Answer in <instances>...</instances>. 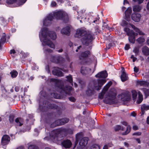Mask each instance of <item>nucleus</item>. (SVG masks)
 <instances>
[{
  "label": "nucleus",
  "mask_w": 149,
  "mask_h": 149,
  "mask_svg": "<svg viewBox=\"0 0 149 149\" xmlns=\"http://www.w3.org/2000/svg\"><path fill=\"white\" fill-rule=\"evenodd\" d=\"M141 15L137 13H132L131 15L132 19L135 22H139L140 20Z\"/></svg>",
  "instance_id": "nucleus-16"
},
{
  "label": "nucleus",
  "mask_w": 149,
  "mask_h": 149,
  "mask_svg": "<svg viewBox=\"0 0 149 149\" xmlns=\"http://www.w3.org/2000/svg\"><path fill=\"white\" fill-rule=\"evenodd\" d=\"M15 122L17 126H21L23 124L24 119L22 118L18 117L15 119Z\"/></svg>",
  "instance_id": "nucleus-24"
},
{
  "label": "nucleus",
  "mask_w": 149,
  "mask_h": 149,
  "mask_svg": "<svg viewBox=\"0 0 149 149\" xmlns=\"http://www.w3.org/2000/svg\"><path fill=\"white\" fill-rule=\"evenodd\" d=\"M60 120L61 125L68 123L69 120V119L66 118H62Z\"/></svg>",
  "instance_id": "nucleus-29"
},
{
  "label": "nucleus",
  "mask_w": 149,
  "mask_h": 149,
  "mask_svg": "<svg viewBox=\"0 0 149 149\" xmlns=\"http://www.w3.org/2000/svg\"><path fill=\"white\" fill-rule=\"evenodd\" d=\"M50 81L51 82L55 83V86L61 90L60 91V93L63 92L65 93L66 95L68 94L67 91L69 92L72 90V88L71 86H66L65 87L63 84L62 83L61 80H60L52 78L50 79Z\"/></svg>",
  "instance_id": "nucleus-4"
},
{
  "label": "nucleus",
  "mask_w": 149,
  "mask_h": 149,
  "mask_svg": "<svg viewBox=\"0 0 149 149\" xmlns=\"http://www.w3.org/2000/svg\"><path fill=\"white\" fill-rule=\"evenodd\" d=\"M14 19V17L12 16L8 18V21H11L12 22L13 21Z\"/></svg>",
  "instance_id": "nucleus-61"
},
{
  "label": "nucleus",
  "mask_w": 149,
  "mask_h": 149,
  "mask_svg": "<svg viewBox=\"0 0 149 149\" xmlns=\"http://www.w3.org/2000/svg\"><path fill=\"white\" fill-rule=\"evenodd\" d=\"M42 37L40 38L41 42H43L44 45H47L52 48H55V45L50 40L48 39L47 36H49L52 40H55L56 38V35L55 32H49L48 29L47 28L42 29L41 32Z\"/></svg>",
  "instance_id": "nucleus-1"
},
{
  "label": "nucleus",
  "mask_w": 149,
  "mask_h": 149,
  "mask_svg": "<svg viewBox=\"0 0 149 149\" xmlns=\"http://www.w3.org/2000/svg\"><path fill=\"white\" fill-rule=\"evenodd\" d=\"M108 76V74L106 70H104L99 72L95 75L97 78L105 79Z\"/></svg>",
  "instance_id": "nucleus-17"
},
{
  "label": "nucleus",
  "mask_w": 149,
  "mask_h": 149,
  "mask_svg": "<svg viewBox=\"0 0 149 149\" xmlns=\"http://www.w3.org/2000/svg\"><path fill=\"white\" fill-rule=\"evenodd\" d=\"M16 53V51L14 49H11L10 51V54H15Z\"/></svg>",
  "instance_id": "nucleus-64"
},
{
  "label": "nucleus",
  "mask_w": 149,
  "mask_h": 149,
  "mask_svg": "<svg viewBox=\"0 0 149 149\" xmlns=\"http://www.w3.org/2000/svg\"><path fill=\"white\" fill-rule=\"evenodd\" d=\"M107 96L109 97V98L115 100V99L116 98V94L115 93H109L108 94Z\"/></svg>",
  "instance_id": "nucleus-34"
},
{
  "label": "nucleus",
  "mask_w": 149,
  "mask_h": 149,
  "mask_svg": "<svg viewBox=\"0 0 149 149\" xmlns=\"http://www.w3.org/2000/svg\"><path fill=\"white\" fill-rule=\"evenodd\" d=\"M142 51L144 55L148 56L149 55V48L147 46H145L143 47Z\"/></svg>",
  "instance_id": "nucleus-28"
},
{
  "label": "nucleus",
  "mask_w": 149,
  "mask_h": 149,
  "mask_svg": "<svg viewBox=\"0 0 149 149\" xmlns=\"http://www.w3.org/2000/svg\"><path fill=\"white\" fill-rule=\"evenodd\" d=\"M61 145L62 147L68 148L71 147L72 143L70 140L67 139L63 140L61 142Z\"/></svg>",
  "instance_id": "nucleus-11"
},
{
  "label": "nucleus",
  "mask_w": 149,
  "mask_h": 149,
  "mask_svg": "<svg viewBox=\"0 0 149 149\" xmlns=\"http://www.w3.org/2000/svg\"><path fill=\"white\" fill-rule=\"evenodd\" d=\"M130 48V45L128 44H126L125 46V50H127Z\"/></svg>",
  "instance_id": "nucleus-57"
},
{
  "label": "nucleus",
  "mask_w": 149,
  "mask_h": 149,
  "mask_svg": "<svg viewBox=\"0 0 149 149\" xmlns=\"http://www.w3.org/2000/svg\"><path fill=\"white\" fill-rule=\"evenodd\" d=\"M141 9V7L139 5L134 6L133 7V10L134 12H139Z\"/></svg>",
  "instance_id": "nucleus-30"
},
{
  "label": "nucleus",
  "mask_w": 149,
  "mask_h": 149,
  "mask_svg": "<svg viewBox=\"0 0 149 149\" xmlns=\"http://www.w3.org/2000/svg\"><path fill=\"white\" fill-rule=\"evenodd\" d=\"M131 129V127L129 125H127V127L126 131L125 132H123L122 134L123 135H125L127 134L130 132Z\"/></svg>",
  "instance_id": "nucleus-31"
},
{
  "label": "nucleus",
  "mask_w": 149,
  "mask_h": 149,
  "mask_svg": "<svg viewBox=\"0 0 149 149\" xmlns=\"http://www.w3.org/2000/svg\"><path fill=\"white\" fill-rule=\"evenodd\" d=\"M54 18V13L53 14L50 13L47 16L45 19L43 20V24L44 26L47 25V24L46 22L47 21H52L53 20Z\"/></svg>",
  "instance_id": "nucleus-19"
},
{
  "label": "nucleus",
  "mask_w": 149,
  "mask_h": 149,
  "mask_svg": "<svg viewBox=\"0 0 149 149\" xmlns=\"http://www.w3.org/2000/svg\"><path fill=\"white\" fill-rule=\"evenodd\" d=\"M57 56H52L50 58L51 61L53 63H56Z\"/></svg>",
  "instance_id": "nucleus-46"
},
{
  "label": "nucleus",
  "mask_w": 149,
  "mask_h": 149,
  "mask_svg": "<svg viewBox=\"0 0 149 149\" xmlns=\"http://www.w3.org/2000/svg\"><path fill=\"white\" fill-rule=\"evenodd\" d=\"M68 99L70 101L73 102H74L76 100V99L73 97H69Z\"/></svg>",
  "instance_id": "nucleus-50"
},
{
  "label": "nucleus",
  "mask_w": 149,
  "mask_h": 149,
  "mask_svg": "<svg viewBox=\"0 0 149 149\" xmlns=\"http://www.w3.org/2000/svg\"><path fill=\"white\" fill-rule=\"evenodd\" d=\"M103 102L105 103L109 104H112L115 103V100L110 98L105 99L103 100Z\"/></svg>",
  "instance_id": "nucleus-25"
},
{
  "label": "nucleus",
  "mask_w": 149,
  "mask_h": 149,
  "mask_svg": "<svg viewBox=\"0 0 149 149\" xmlns=\"http://www.w3.org/2000/svg\"><path fill=\"white\" fill-rule=\"evenodd\" d=\"M52 133L53 135L52 136L55 139L56 137H57L60 134H62L65 136H66L68 134H72L73 131L69 128L62 127L53 130Z\"/></svg>",
  "instance_id": "nucleus-5"
},
{
  "label": "nucleus",
  "mask_w": 149,
  "mask_h": 149,
  "mask_svg": "<svg viewBox=\"0 0 149 149\" xmlns=\"http://www.w3.org/2000/svg\"><path fill=\"white\" fill-rule=\"evenodd\" d=\"M27 1V0H6V2L8 4H13L14 3H17V5L13 6L16 7L23 5Z\"/></svg>",
  "instance_id": "nucleus-9"
},
{
  "label": "nucleus",
  "mask_w": 149,
  "mask_h": 149,
  "mask_svg": "<svg viewBox=\"0 0 149 149\" xmlns=\"http://www.w3.org/2000/svg\"><path fill=\"white\" fill-rule=\"evenodd\" d=\"M100 18L99 17L98 18H96L95 19V20H94L93 21V22L95 23L96 24H98L99 23V20Z\"/></svg>",
  "instance_id": "nucleus-59"
},
{
  "label": "nucleus",
  "mask_w": 149,
  "mask_h": 149,
  "mask_svg": "<svg viewBox=\"0 0 149 149\" xmlns=\"http://www.w3.org/2000/svg\"><path fill=\"white\" fill-rule=\"evenodd\" d=\"M57 126L61 125L60 119H58L55 121Z\"/></svg>",
  "instance_id": "nucleus-49"
},
{
  "label": "nucleus",
  "mask_w": 149,
  "mask_h": 149,
  "mask_svg": "<svg viewBox=\"0 0 149 149\" xmlns=\"http://www.w3.org/2000/svg\"><path fill=\"white\" fill-rule=\"evenodd\" d=\"M66 78L67 79V81L70 83L71 84H73V80L71 75L69 74L68 76H67Z\"/></svg>",
  "instance_id": "nucleus-36"
},
{
  "label": "nucleus",
  "mask_w": 149,
  "mask_h": 149,
  "mask_svg": "<svg viewBox=\"0 0 149 149\" xmlns=\"http://www.w3.org/2000/svg\"><path fill=\"white\" fill-rule=\"evenodd\" d=\"M133 1L135 2H138L139 4L142 3L143 1V0H133Z\"/></svg>",
  "instance_id": "nucleus-58"
},
{
  "label": "nucleus",
  "mask_w": 149,
  "mask_h": 149,
  "mask_svg": "<svg viewBox=\"0 0 149 149\" xmlns=\"http://www.w3.org/2000/svg\"><path fill=\"white\" fill-rule=\"evenodd\" d=\"M50 127L51 128H54L56 127V124L55 121L51 124L50 125Z\"/></svg>",
  "instance_id": "nucleus-51"
},
{
  "label": "nucleus",
  "mask_w": 149,
  "mask_h": 149,
  "mask_svg": "<svg viewBox=\"0 0 149 149\" xmlns=\"http://www.w3.org/2000/svg\"><path fill=\"white\" fill-rule=\"evenodd\" d=\"M56 63V64H62L65 61V59L61 56H57Z\"/></svg>",
  "instance_id": "nucleus-26"
},
{
  "label": "nucleus",
  "mask_w": 149,
  "mask_h": 149,
  "mask_svg": "<svg viewBox=\"0 0 149 149\" xmlns=\"http://www.w3.org/2000/svg\"><path fill=\"white\" fill-rule=\"evenodd\" d=\"M81 39V41L84 45L88 46L94 39V35L91 33H87V31L82 29H79L76 31L75 37Z\"/></svg>",
  "instance_id": "nucleus-2"
},
{
  "label": "nucleus",
  "mask_w": 149,
  "mask_h": 149,
  "mask_svg": "<svg viewBox=\"0 0 149 149\" xmlns=\"http://www.w3.org/2000/svg\"><path fill=\"white\" fill-rule=\"evenodd\" d=\"M132 12V8H128L125 12V19L127 21H130V16Z\"/></svg>",
  "instance_id": "nucleus-15"
},
{
  "label": "nucleus",
  "mask_w": 149,
  "mask_h": 149,
  "mask_svg": "<svg viewBox=\"0 0 149 149\" xmlns=\"http://www.w3.org/2000/svg\"><path fill=\"white\" fill-rule=\"evenodd\" d=\"M143 91L144 92L145 97L146 98H147L149 96V89L144 88L143 89Z\"/></svg>",
  "instance_id": "nucleus-35"
},
{
  "label": "nucleus",
  "mask_w": 149,
  "mask_h": 149,
  "mask_svg": "<svg viewBox=\"0 0 149 149\" xmlns=\"http://www.w3.org/2000/svg\"><path fill=\"white\" fill-rule=\"evenodd\" d=\"M10 141V138L8 135H5L3 136L1 139V143L3 145H5L8 144Z\"/></svg>",
  "instance_id": "nucleus-18"
},
{
  "label": "nucleus",
  "mask_w": 149,
  "mask_h": 149,
  "mask_svg": "<svg viewBox=\"0 0 149 149\" xmlns=\"http://www.w3.org/2000/svg\"><path fill=\"white\" fill-rule=\"evenodd\" d=\"M149 110V105L143 104L142 105L141 107V112L140 113L141 115H143L145 113V111Z\"/></svg>",
  "instance_id": "nucleus-21"
},
{
  "label": "nucleus",
  "mask_w": 149,
  "mask_h": 149,
  "mask_svg": "<svg viewBox=\"0 0 149 149\" xmlns=\"http://www.w3.org/2000/svg\"><path fill=\"white\" fill-rule=\"evenodd\" d=\"M53 75L58 77H63L64 75L63 73L61 71L58 70L54 69L52 71Z\"/></svg>",
  "instance_id": "nucleus-22"
},
{
  "label": "nucleus",
  "mask_w": 149,
  "mask_h": 149,
  "mask_svg": "<svg viewBox=\"0 0 149 149\" xmlns=\"http://www.w3.org/2000/svg\"><path fill=\"white\" fill-rule=\"evenodd\" d=\"M136 32H138L140 35H143L144 34L141 31H140L139 29L137 28L136 30Z\"/></svg>",
  "instance_id": "nucleus-52"
},
{
  "label": "nucleus",
  "mask_w": 149,
  "mask_h": 149,
  "mask_svg": "<svg viewBox=\"0 0 149 149\" xmlns=\"http://www.w3.org/2000/svg\"><path fill=\"white\" fill-rule=\"evenodd\" d=\"M137 84L141 86L146 85L147 83V81H137Z\"/></svg>",
  "instance_id": "nucleus-40"
},
{
  "label": "nucleus",
  "mask_w": 149,
  "mask_h": 149,
  "mask_svg": "<svg viewBox=\"0 0 149 149\" xmlns=\"http://www.w3.org/2000/svg\"><path fill=\"white\" fill-rule=\"evenodd\" d=\"M94 29L95 30L94 33L96 35L100 33L101 31V30L99 29V26L97 25L95 27Z\"/></svg>",
  "instance_id": "nucleus-39"
},
{
  "label": "nucleus",
  "mask_w": 149,
  "mask_h": 149,
  "mask_svg": "<svg viewBox=\"0 0 149 149\" xmlns=\"http://www.w3.org/2000/svg\"><path fill=\"white\" fill-rule=\"evenodd\" d=\"M80 136L81 135H80L79 134H77L76 135V141H75V145L74 146V147L73 148H74L76 147L77 144L78 143V142H79V139L80 138Z\"/></svg>",
  "instance_id": "nucleus-33"
},
{
  "label": "nucleus",
  "mask_w": 149,
  "mask_h": 149,
  "mask_svg": "<svg viewBox=\"0 0 149 149\" xmlns=\"http://www.w3.org/2000/svg\"><path fill=\"white\" fill-rule=\"evenodd\" d=\"M143 100V97L142 95H139L138 99L137 100L136 102L138 104H139Z\"/></svg>",
  "instance_id": "nucleus-43"
},
{
  "label": "nucleus",
  "mask_w": 149,
  "mask_h": 149,
  "mask_svg": "<svg viewBox=\"0 0 149 149\" xmlns=\"http://www.w3.org/2000/svg\"><path fill=\"white\" fill-rule=\"evenodd\" d=\"M28 149H39V148L35 145H32L29 146Z\"/></svg>",
  "instance_id": "nucleus-47"
},
{
  "label": "nucleus",
  "mask_w": 149,
  "mask_h": 149,
  "mask_svg": "<svg viewBox=\"0 0 149 149\" xmlns=\"http://www.w3.org/2000/svg\"><path fill=\"white\" fill-rule=\"evenodd\" d=\"M39 109L42 112L47 111L48 109H55L57 110L59 115L61 113V108L55 104H51L49 101L45 100L43 102L42 105H39Z\"/></svg>",
  "instance_id": "nucleus-3"
},
{
  "label": "nucleus",
  "mask_w": 149,
  "mask_h": 149,
  "mask_svg": "<svg viewBox=\"0 0 149 149\" xmlns=\"http://www.w3.org/2000/svg\"><path fill=\"white\" fill-rule=\"evenodd\" d=\"M51 5L52 7H54L56 6L57 4L55 1H53L52 2Z\"/></svg>",
  "instance_id": "nucleus-56"
},
{
  "label": "nucleus",
  "mask_w": 149,
  "mask_h": 149,
  "mask_svg": "<svg viewBox=\"0 0 149 149\" xmlns=\"http://www.w3.org/2000/svg\"><path fill=\"white\" fill-rule=\"evenodd\" d=\"M138 34L135 33L134 31L132 30V32L128 36H129L128 39L129 42L132 43H134L135 40V36L138 35Z\"/></svg>",
  "instance_id": "nucleus-12"
},
{
  "label": "nucleus",
  "mask_w": 149,
  "mask_h": 149,
  "mask_svg": "<svg viewBox=\"0 0 149 149\" xmlns=\"http://www.w3.org/2000/svg\"><path fill=\"white\" fill-rule=\"evenodd\" d=\"M54 19L61 20L65 23H68L69 21L68 15L63 11L59 10L54 12Z\"/></svg>",
  "instance_id": "nucleus-6"
},
{
  "label": "nucleus",
  "mask_w": 149,
  "mask_h": 149,
  "mask_svg": "<svg viewBox=\"0 0 149 149\" xmlns=\"http://www.w3.org/2000/svg\"><path fill=\"white\" fill-rule=\"evenodd\" d=\"M105 79H98V86H97V83L93 82V86L95 88V89L97 91L100 90L102 86L105 84L106 82Z\"/></svg>",
  "instance_id": "nucleus-10"
},
{
  "label": "nucleus",
  "mask_w": 149,
  "mask_h": 149,
  "mask_svg": "<svg viewBox=\"0 0 149 149\" xmlns=\"http://www.w3.org/2000/svg\"><path fill=\"white\" fill-rule=\"evenodd\" d=\"M122 95L124 97H123L121 98L122 100L124 102H126L130 101V97L127 94L123 93H122Z\"/></svg>",
  "instance_id": "nucleus-27"
},
{
  "label": "nucleus",
  "mask_w": 149,
  "mask_h": 149,
  "mask_svg": "<svg viewBox=\"0 0 149 149\" xmlns=\"http://www.w3.org/2000/svg\"><path fill=\"white\" fill-rule=\"evenodd\" d=\"M15 116L14 115H10L9 116V120L10 124L14 122Z\"/></svg>",
  "instance_id": "nucleus-38"
},
{
  "label": "nucleus",
  "mask_w": 149,
  "mask_h": 149,
  "mask_svg": "<svg viewBox=\"0 0 149 149\" xmlns=\"http://www.w3.org/2000/svg\"><path fill=\"white\" fill-rule=\"evenodd\" d=\"M94 89H95V88L94 86L93 87L89 85L86 91V94L88 96H90L93 95L94 93Z\"/></svg>",
  "instance_id": "nucleus-14"
},
{
  "label": "nucleus",
  "mask_w": 149,
  "mask_h": 149,
  "mask_svg": "<svg viewBox=\"0 0 149 149\" xmlns=\"http://www.w3.org/2000/svg\"><path fill=\"white\" fill-rule=\"evenodd\" d=\"M134 72L137 73L139 71V69L136 67L135 66L134 68Z\"/></svg>",
  "instance_id": "nucleus-60"
},
{
  "label": "nucleus",
  "mask_w": 149,
  "mask_h": 149,
  "mask_svg": "<svg viewBox=\"0 0 149 149\" xmlns=\"http://www.w3.org/2000/svg\"><path fill=\"white\" fill-rule=\"evenodd\" d=\"M112 84V82L111 81H109V82L106 84V85L108 86L109 88L111 86V85Z\"/></svg>",
  "instance_id": "nucleus-62"
},
{
  "label": "nucleus",
  "mask_w": 149,
  "mask_h": 149,
  "mask_svg": "<svg viewBox=\"0 0 149 149\" xmlns=\"http://www.w3.org/2000/svg\"><path fill=\"white\" fill-rule=\"evenodd\" d=\"M10 74L12 77L15 78L18 74V72L16 70H13L10 72Z\"/></svg>",
  "instance_id": "nucleus-37"
},
{
  "label": "nucleus",
  "mask_w": 149,
  "mask_h": 149,
  "mask_svg": "<svg viewBox=\"0 0 149 149\" xmlns=\"http://www.w3.org/2000/svg\"><path fill=\"white\" fill-rule=\"evenodd\" d=\"M100 146L96 144H94L91 146L90 149H100Z\"/></svg>",
  "instance_id": "nucleus-42"
},
{
  "label": "nucleus",
  "mask_w": 149,
  "mask_h": 149,
  "mask_svg": "<svg viewBox=\"0 0 149 149\" xmlns=\"http://www.w3.org/2000/svg\"><path fill=\"white\" fill-rule=\"evenodd\" d=\"M124 31L126 33L127 35L128 36L132 32V30H130V29L127 27H125L124 29Z\"/></svg>",
  "instance_id": "nucleus-45"
},
{
  "label": "nucleus",
  "mask_w": 149,
  "mask_h": 149,
  "mask_svg": "<svg viewBox=\"0 0 149 149\" xmlns=\"http://www.w3.org/2000/svg\"><path fill=\"white\" fill-rule=\"evenodd\" d=\"M91 69L88 68L81 67V72L83 75H86L89 74V72H91Z\"/></svg>",
  "instance_id": "nucleus-20"
},
{
  "label": "nucleus",
  "mask_w": 149,
  "mask_h": 149,
  "mask_svg": "<svg viewBox=\"0 0 149 149\" xmlns=\"http://www.w3.org/2000/svg\"><path fill=\"white\" fill-rule=\"evenodd\" d=\"M132 97L133 99H135L137 95V93L135 90H133L132 91Z\"/></svg>",
  "instance_id": "nucleus-44"
},
{
  "label": "nucleus",
  "mask_w": 149,
  "mask_h": 149,
  "mask_svg": "<svg viewBox=\"0 0 149 149\" xmlns=\"http://www.w3.org/2000/svg\"><path fill=\"white\" fill-rule=\"evenodd\" d=\"M15 90L17 92H18L19 90V87L18 86H15Z\"/></svg>",
  "instance_id": "nucleus-63"
},
{
  "label": "nucleus",
  "mask_w": 149,
  "mask_h": 149,
  "mask_svg": "<svg viewBox=\"0 0 149 149\" xmlns=\"http://www.w3.org/2000/svg\"><path fill=\"white\" fill-rule=\"evenodd\" d=\"M136 40L139 44L142 43L145 41V39L143 37L139 38Z\"/></svg>",
  "instance_id": "nucleus-41"
},
{
  "label": "nucleus",
  "mask_w": 149,
  "mask_h": 149,
  "mask_svg": "<svg viewBox=\"0 0 149 149\" xmlns=\"http://www.w3.org/2000/svg\"><path fill=\"white\" fill-rule=\"evenodd\" d=\"M91 55V52L89 51H86L82 52L79 56V59L80 60H82L80 63L82 65H84L87 63L86 60V58H88Z\"/></svg>",
  "instance_id": "nucleus-7"
},
{
  "label": "nucleus",
  "mask_w": 149,
  "mask_h": 149,
  "mask_svg": "<svg viewBox=\"0 0 149 149\" xmlns=\"http://www.w3.org/2000/svg\"><path fill=\"white\" fill-rule=\"evenodd\" d=\"M79 134L80 136V138L79 139V144L82 148H84L87 144L89 139L88 137H84L82 138L81 134V133H77Z\"/></svg>",
  "instance_id": "nucleus-8"
},
{
  "label": "nucleus",
  "mask_w": 149,
  "mask_h": 149,
  "mask_svg": "<svg viewBox=\"0 0 149 149\" xmlns=\"http://www.w3.org/2000/svg\"><path fill=\"white\" fill-rule=\"evenodd\" d=\"M114 129L116 132L118 131L121 129V126L120 125H116L114 127Z\"/></svg>",
  "instance_id": "nucleus-48"
},
{
  "label": "nucleus",
  "mask_w": 149,
  "mask_h": 149,
  "mask_svg": "<svg viewBox=\"0 0 149 149\" xmlns=\"http://www.w3.org/2000/svg\"><path fill=\"white\" fill-rule=\"evenodd\" d=\"M6 35L4 33V35L2 36L0 39V42L2 43V44L3 45L6 42Z\"/></svg>",
  "instance_id": "nucleus-32"
},
{
  "label": "nucleus",
  "mask_w": 149,
  "mask_h": 149,
  "mask_svg": "<svg viewBox=\"0 0 149 149\" xmlns=\"http://www.w3.org/2000/svg\"><path fill=\"white\" fill-rule=\"evenodd\" d=\"M141 133L140 132H135L132 134V135H137V136H140L141 135Z\"/></svg>",
  "instance_id": "nucleus-55"
},
{
  "label": "nucleus",
  "mask_w": 149,
  "mask_h": 149,
  "mask_svg": "<svg viewBox=\"0 0 149 149\" xmlns=\"http://www.w3.org/2000/svg\"><path fill=\"white\" fill-rule=\"evenodd\" d=\"M139 52V49L137 48H135L133 50V52L136 54H138Z\"/></svg>",
  "instance_id": "nucleus-54"
},
{
  "label": "nucleus",
  "mask_w": 149,
  "mask_h": 149,
  "mask_svg": "<svg viewBox=\"0 0 149 149\" xmlns=\"http://www.w3.org/2000/svg\"><path fill=\"white\" fill-rule=\"evenodd\" d=\"M70 27L69 26H66L61 29V32L63 35L69 36L70 34Z\"/></svg>",
  "instance_id": "nucleus-13"
},
{
  "label": "nucleus",
  "mask_w": 149,
  "mask_h": 149,
  "mask_svg": "<svg viewBox=\"0 0 149 149\" xmlns=\"http://www.w3.org/2000/svg\"><path fill=\"white\" fill-rule=\"evenodd\" d=\"M104 95V94L101 92L100 94H99L98 96L99 98L101 100L103 99Z\"/></svg>",
  "instance_id": "nucleus-53"
},
{
  "label": "nucleus",
  "mask_w": 149,
  "mask_h": 149,
  "mask_svg": "<svg viewBox=\"0 0 149 149\" xmlns=\"http://www.w3.org/2000/svg\"><path fill=\"white\" fill-rule=\"evenodd\" d=\"M120 79L121 81L123 82H124L128 80L129 77H128V75L125 71H123L122 72L120 76Z\"/></svg>",
  "instance_id": "nucleus-23"
}]
</instances>
